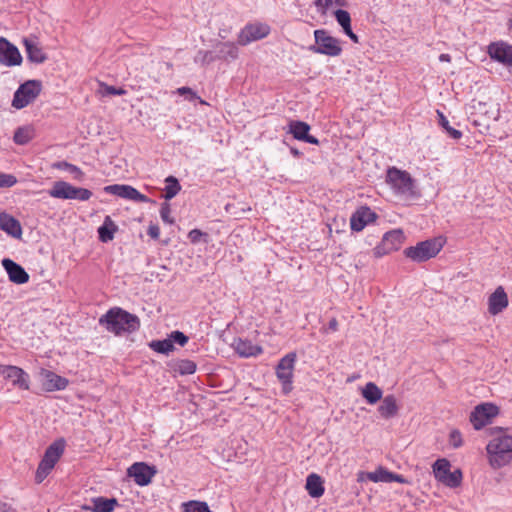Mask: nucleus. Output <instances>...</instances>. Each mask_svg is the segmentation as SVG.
Listing matches in <instances>:
<instances>
[{"label": "nucleus", "instance_id": "nucleus-55", "mask_svg": "<svg viewBox=\"0 0 512 512\" xmlns=\"http://www.w3.org/2000/svg\"><path fill=\"white\" fill-rule=\"evenodd\" d=\"M292 153H294L295 155L299 154V152L296 149H292Z\"/></svg>", "mask_w": 512, "mask_h": 512}, {"label": "nucleus", "instance_id": "nucleus-11", "mask_svg": "<svg viewBox=\"0 0 512 512\" xmlns=\"http://www.w3.org/2000/svg\"><path fill=\"white\" fill-rule=\"evenodd\" d=\"M498 407L491 403L477 405L470 415V422L476 430L487 425L498 414Z\"/></svg>", "mask_w": 512, "mask_h": 512}, {"label": "nucleus", "instance_id": "nucleus-48", "mask_svg": "<svg viewBox=\"0 0 512 512\" xmlns=\"http://www.w3.org/2000/svg\"><path fill=\"white\" fill-rule=\"evenodd\" d=\"M449 443L454 448H459L462 446V436L461 433L458 430H452L449 436Z\"/></svg>", "mask_w": 512, "mask_h": 512}, {"label": "nucleus", "instance_id": "nucleus-24", "mask_svg": "<svg viewBox=\"0 0 512 512\" xmlns=\"http://www.w3.org/2000/svg\"><path fill=\"white\" fill-rule=\"evenodd\" d=\"M93 506L82 505L84 511L93 512H113L114 508L118 505L115 498L96 497L92 499Z\"/></svg>", "mask_w": 512, "mask_h": 512}, {"label": "nucleus", "instance_id": "nucleus-5", "mask_svg": "<svg viewBox=\"0 0 512 512\" xmlns=\"http://www.w3.org/2000/svg\"><path fill=\"white\" fill-rule=\"evenodd\" d=\"M65 441L59 439L53 442L45 451V454L37 468L35 480L37 483H41L48 474L52 471L57 461L60 459L64 452Z\"/></svg>", "mask_w": 512, "mask_h": 512}, {"label": "nucleus", "instance_id": "nucleus-2", "mask_svg": "<svg viewBox=\"0 0 512 512\" xmlns=\"http://www.w3.org/2000/svg\"><path fill=\"white\" fill-rule=\"evenodd\" d=\"M99 323L104 325L109 332L120 335L124 332H134L140 326L139 319L121 308H112L100 319Z\"/></svg>", "mask_w": 512, "mask_h": 512}, {"label": "nucleus", "instance_id": "nucleus-53", "mask_svg": "<svg viewBox=\"0 0 512 512\" xmlns=\"http://www.w3.org/2000/svg\"><path fill=\"white\" fill-rule=\"evenodd\" d=\"M329 329L332 330V331H337L338 329V322L335 318H332L330 321H329V325H328Z\"/></svg>", "mask_w": 512, "mask_h": 512}, {"label": "nucleus", "instance_id": "nucleus-25", "mask_svg": "<svg viewBox=\"0 0 512 512\" xmlns=\"http://www.w3.org/2000/svg\"><path fill=\"white\" fill-rule=\"evenodd\" d=\"M42 375L43 387L47 391L63 390L69 383L66 378L61 377L52 371H44Z\"/></svg>", "mask_w": 512, "mask_h": 512}, {"label": "nucleus", "instance_id": "nucleus-51", "mask_svg": "<svg viewBox=\"0 0 512 512\" xmlns=\"http://www.w3.org/2000/svg\"><path fill=\"white\" fill-rule=\"evenodd\" d=\"M343 31L354 43H358V36L352 31L351 26Z\"/></svg>", "mask_w": 512, "mask_h": 512}, {"label": "nucleus", "instance_id": "nucleus-41", "mask_svg": "<svg viewBox=\"0 0 512 512\" xmlns=\"http://www.w3.org/2000/svg\"><path fill=\"white\" fill-rule=\"evenodd\" d=\"M100 89H99V93L102 95V96H107V95H125L126 94V90H124L123 88H116L114 86H110L104 82H100Z\"/></svg>", "mask_w": 512, "mask_h": 512}, {"label": "nucleus", "instance_id": "nucleus-16", "mask_svg": "<svg viewBox=\"0 0 512 512\" xmlns=\"http://www.w3.org/2000/svg\"><path fill=\"white\" fill-rule=\"evenodd\" d=\"M22 62L18 48L7 39L0 37V63L7 66H17Z\"/></svg>", "mask_w": 512, "mask_h": 512}, {"label": "nucleus", "instance_id": "nucleus-30", "mask_svg": "<svg viewBox=\"0 0 512 512\" xmlns=\"http://www.w3.org/2000/svg\"><path fill=\"white\" fill-rule=\"evenodd\" d=\"M24 44L26 47L27 57L33 63H43L47 59V55L43 52L42 48L34 42L25 39Z\"/></svg>", "mask_w": 512, "mask_h": 512}, {"label": "nucleus", "instance_id": "nucleus-27", "mask_svg": "<svg viewBox=\"0 0 512 512\" xmlns=\"http://www.w3.org/2000/svg\"><path fill=\"white\" fill-rule=\"evenodd\" d=\"M235 351L241 357H251L256 356L262 353V348L258 345H253L252 342L248 340L238 339L235 340L234 344Z\"/></svg>", "mask_w": 512, "mask_h": 512}, {"label": "nucleus", "instance_id": "nucleus-38", "mask_svg": "<svg viewBox=\"0 0 512 512\" xmlns=\"http://www.w3.org/2000/svg\"><path fill=\"white\" fill-rule=\"evenodd\" d=\"M183 512H212L206 502L189 501L183 504Z\"/></svg>", "mask_w": 512, "mask_h": 512}, {"label": "nucleus", "instance_id": "nucleus-19", "mask_svg": "<svg viewBox=\"0 0 512 512\" xmlns=\"http://www.w3.org/2000/svg\"><path fill=\"white\" fill-rule=\"evenodd\" d=\"M2 266L6 270L9 280L15 284H25L29 281V274L18 263L9 258L2 260Z\"/></svg>", "mask_w": 512, "mask_h": 512}, {"label": "nucleus", "instance_id": "nucleus-46", "mask_svg": "<svg viewBox=\"0 0 512 512\" xmlns=\"http://www.w3.org/2000/svg\"><path fill=\"white\" fill-rule=\"evenodd\" d=\"M169 339L172 340V343H177L180 346H184L188 342V337L181 331H173Z\"/></svg>", "mask_w": 512, "mask_h": 512}, {"label": "nucleus", "instance_id": "nucleus-35", "mask_svg": "<svg viewBox=\"0 0 512 512\" xmlns=\"http://www.w3.org/2000/svg\"><path fill=\"white\" fill-rule=\"evenodd\" d=\"M166 187H165V199L170 200L174 198L179 191L181 190V186L178 182V180L174 176H169L165 180Z\"/></svg>", "mask_w": 512, "mask_h": 512}, {"label": "nucleus", "instance_id": "nucleus-1", "mask_svg": "<svg viewBox=\"0 0 512 512\" xmlns=\"http://www.w3.org/2000/svg\"><path fill=\"white\" fill-rule=\"evenodd\" d=\"M493 439L487 444L490 465L497 469L510 462L512 453V431L508 428L495 427L491 429Z\"/></svg>", "mask_w": 512, "mask_h": 512}, {"label": "nucleus", "instance_id": "nucleus-4", "mask_svg": "<svg viewBox=\"0 0 512 512\" xmlns=\"http://www.w3.org/2000/svg\"><path fill=\"white\" fill-rule=\"evenodd\" d=\"M445 241L443 238H432L417 243L415 246L407 247L404 255L414 262L421 263L430 260L442 250Z\"/></svg>", "mask_w": 512, "mask_h": 512}, {"label": "nucleus", "instance_id": "nucleus-52", "mask_svg": "<svg viewBox=\"0 0 512 512\" xmlns=\"http://www.w3.org/2000/svg\"><path fill=\"white\" fill-rule=\"evenodd\" d=\"M392 482H398V483L404 484V483H407V480L402 475L393 473Z\"/></svg>", "mask_w": 512, "mask_h": 512}, {"label": "nucleus", "instance_id": "nucleus-13", "mask_svg": "<svg viewBox=\"0 0 512 512\" xmlns=\"http://www.w3.org/2000/svg\"><path fill=\"white\" fill-rule=\"evenodd\" d=\"M489 57L505 67H512V45L504 42H492L487 47Z\"/></svg>", "mask_w": 512, "mask_h": 512}, {"label": "nucleus", "instance_id": "nucleus-49", "mask_svg": "<svg viewBox=\"0 0 512 512\" xmlns=\"http://www.w3.org/2000/svg\"><path fill=\"white\" fill-rule=\"evenodd\" d=\"M202 236L203 233L199 229H193L188 233V238L192 243H198Z\"/></svg>", "mask_w": 512, "mask_h": 512}, {"label": "nucleus", "instance_id": "nucleus-42", "mask_svg": "<svg viewBox=\"0 0 512 512\" xmlns=\"http://www.w3.org/2000/svg\"><path fill=\"white\" fill-rule=\"evenodd\" d=\"M334 15L343 30L351 26V17L347 11L338 9L334 12Z\"/></svg>", "mask_w": 512, "mask_h": 512}, {"label": "nucleus", "instance_id": "nucleus-18", "mask_svg": "<svg viewBox=\"0 0 512 512\" xmlns=\"http://www.w3.org/2000/svg\"><path fill=\"white\" fill-rule=\"evenodd\" d=\"M377 219V214L367 206L359 207L350 218V227L355 232L362 231L369 223Z\"/></svg>", "mask_w": 512, "mask_h": 512}, {"label": "nucleus", "instance_id": "nucleus-33", "mask_svg": "<svg viewBox=\"0 0 512 512\" xmlns=\"http://www.w3.org/2000/svg\"><path fill=\"white\" fill-rule=\"evenodd\" d=\"M34 136V131L29 126L19 127L14 133V142L19 145L27 144Z\"/></svg>", "mask_w": 512, "mask_h": 512}, {"label": "nucleus", "instance_id": "nucleus-17", "mask_svg": "<svg viewBox=\"0 0 512 512\" xmlns=\"http://www.w3.org/2000/svg\"><path fill=\"white\" fill-rule=\"evenodd\" d=\"M270 32L267 24L255 23L247 25L239 35V43L246 45L252 41L260 40L266 37Z\"/></svg>", "mask_w": 512, "mask_h": 512}, {"label": "nucleus", "instance_id": "nucleus-26", "mask_svg": "<svg viewBox=\"0 0 512 512\" xmlns=\"http://www.w3.org/2000/svg\"><path fill=\"white\" fill-rule=\"evenodd\" d=\"M398 404L394 395H387L383 398L382 403L378 407V412L384 419H390L398 414Z\"/></svg>", "mask_w": 512, "mask_h": 512}, {"label": "nucleus", "instance_id": "nucleus-21", "mask_svg": "<svg viewBox=\"0 0 512 512\" xmlns=\"http://www.w3.org/2000/svg\"><path fill=\"white\" fill-rule=\"evenodd\" d=\"M1 373L6 379L11 380L13 385L24 390L29 389L28 375L21 368L16 366H6L3 368Z\"/></svg>", "mask_w": 512, "mask_h": 512}, {"label": "nucleus", "instance_id": "nucleus-3", "mask_svg": "<svg viewBox=\"0 0 512 512\" xmlns=\"http://www.w3.org/2000/svg\"><path fill=\"white\" fill-rule=\"evenodd\" d=\"M387 182L391 185L394 193L405 200H412L420 196L414 179L407 171L396 167L389 168Z\"/></svg>", "mask_w": 512, "mask_h": 512}, {"label": "nucleus", "instance_id": "nucleus-9", "mask_svg": "<svg viewBox=\"0 0 512 512\" xmlns=\"http://www.w3.org/2000/svg\"><path fill=\"white\" fill-rule=\"evenodd\" d=\"M48 193L51 197L57 199H77L81 201H87L92 196L90 190L74 187L65 181H56Z\"/></svg>", "mask_w": 512, "mask_h": 512}, {"label": "nucleus", "instance_id": "nucleus-37", "mask_svg": "<svg viewBox=\"0 0 512 512\" xmlns=\"http://www.w3.org/2000/svg\"><path fill=\"white\" fill-rule=\"evenodd\" d=\"M437 114L439 116V124L446 130V132L449 134V136L456 140L460 139L462 136L461 131L452 128L449 125V121L447 120V118L444 116V114L442 112H440L438 110Z\"/></svg>", "mask_w": 512, "mask_h": 512}, {"label": "nucleus", "instance_id": "nucleus-7", "mask_svg": "<svg viewBox=\"0 0 512 512\" xmlns=\"http://www.w3.org/2000/svg\"><path fill=\"white\" fill-rule=\"evenodd\" d=\"M42 90V84L38 80H28L21 84L14 93L12 100V106L16 109H22L32 102L39 96Z\"/></svg>", "mask_w": 512, "mask_h": 512}, {"label": "nucleus", "instance_id": "nucleus-15", "mask_svg": "<svg viewBox=\"0 0 512 512\" xmlns=\"http://www.w3.org/2000/svg\"><path fill=\"white\" fill-rule=\"evenodd\" d=\"M104 191L106 193L116 195L124 199L133 200L136 202L147 203L150 201V199L146 195L141 194L137 189L130 185H109L104 188Z\"/></svg>", "mask_w": 512, "mask_h": 512}, {"label": "nucleus", "instance_id": "nucleus-34", "mask_svg": "<svg viewBox=\"0 0 512 512\" xmlns=\"http://www.w3.org/2000/svg\"><path fill=\"white\" fill-rule=\"evenodd\" d=\"M367 478L373 482L391 483L393 473L383 467H379L374 472L367 473Z\"/></svg>", "mask_w": 512, "mask_h": 512}, {"label": "nucleus", "instance_id": "nucleus-6", "mask_svg": "<svg viewBox=\"0 0 512 512\" xmlns=\"http://www.w3.org/2000/svg\"><path fill=\"white\" fill-rule=\"evenodd\" d=\"M315 44L309 47L313 53L323 54L330 57L339 56L342 52L338 39L329 35L324 29L314 31Z\"/></svg>", "mask_w": 512, "mask_h": 512}, {"label": "nucleus", "instance_id": "nucleus-8", "mask_svg": "<svg viewBox=\"0 0 512 512\" xmlns=\"http://www.w3.org/2000/svg\"><path fill=\"white\" fill-rule=\"evenodd\" d=\"M450 468L451 464L447 459H438L433 464V473L435 478L445 486L456 488L461 485L462 472L459 469L451 472Z\"/></svg>", "mask_w": 512, "mask_h": 512}, {"label": "nucleus", "instance_id": "nucleus-22", "mask_svg": "<svg viewBox=\"0 0 512 512\" xmlns=\"http://www.w3.org/2000/svg\"><path fill=\"white\" fill-rule=\"evenodd\" d=\"M310 126L303 121H291L289 123V132L293 137L300 141H305L310 144H318L319 141L316 137L309 134Z\"/></svg>", "mask_w": 512, "mask_h": 512}, {"label": "nucleus", "instance_id": "nucleus-43", "mask_svg": "<svg viewBox=\"0 0 512 512\" xmlns=\"http://www.w3.org/2000/svg\"><path fill=\"white\" fill-rule=\"evenodd\" d=\"M176 93L181 95V96H185L189 101H193V100H196V99H199L200 103L201 104H207L204 100H202L197 94L196 92H194L191 88L189 87H180L176 90Z\"/></svg>", "mask_w": 512, "mask_h": 512}, {"label": "nucleus", "instance_id": "nucleus-10", "mask_svg": "<svg viewBox=\"0 0 512 512\" xmlns=\"http://www.w3.org/2000/svg\"><path fill=\"white\" fill-rule=\"evenodd\" d=\"M296 359V353L290 352L281 358L276 366V376L282 383L284 394H288L292 390V378Z\"/></svg>", "mask_w": 512, "mask_h": 512}, {"label": "nucleus", "instance_id": "nucleus-54", "mask_svg": "<svg viewBox=\"0 0 512 512\" xmlns=\"http://www.w3.org/2000/svg\"><path fill=\"white\" fill-rule=\"evenodd\" d=\"M439 60H440L441 62H450V61H451V57H450V55H449V54H441V55L439 56Z\"/></svg>", "mask_w": 512, "mask_h": 512}, {"label": "nucleus", "instance_id": "nucleus-20", "mask_svg": "<svg viewBox=\"0 0 512 512\" xmlns=\"http://www.w3.org/2000/svg\"><path fill=\"white\" fill-rule=\"evenodd\" d=\"M509 304L508 295L502 286H498L488 297V312L497 315L507 308Z\"/></svg>", "mask_w": 512, "mask_h": 512}, {"label": "nucleus", "instance_id": "nucleus-45", "mask_svg": "<svg viewBox=\"0 0 512 512\" xmlns=\"http://www.w3.org/2000/svg\"><path fill=\"white\" fill-rule=\"evenodd\" d=\"M17 183V179L12 174L0 173V188L12 187Z\"/></svg>", "mask_w": 512, "mask_h": 512}, {"label": "nucleus", "instance_id": "nucleus-44", "mask_svg": "<svg viewBox=\"0 0 512 512\" xmlns=\"http://www.w3.org/2000/svg\"><path fill=\"white\" fill-rule=\"evenodd\" d=\"M336 3L337 5H341V3L338 0H314V4L322 15H325L328 11V9L333 5V3Z\"/></svg>", "mask_w": 512, "mask_h": 512}, {"label": "nucleus", "instance_id": "nucleus-29", "mask_svg": "<svg viewBox=\"0 0 512 512\" xmlns=\"http://www.w3.org/2000/svg\"><path fill=\"white\" fill-rule=\"evenodd\" d=\"M306 489L309 495L313 498H318L323 495L324 487L321 477L317 474H310L306 480Z\"/></svg>", "mask_w": 512, "mask_h": 512}, {"label": "nucleus", "instance_id": "nucleus-40", "mask_svg": "<svg viewBox=\"0 0 512 512\" xmlns=\"http://www.w3.org/2000/svg\"><path fill=\"white\" fill-rule=\"evenodd\" d=\"M56 166L60 169H66L67 171H69L71 174H73V177L76 180L81 181L83 179L84 173L81 171L80 168L73 164H70L66 161H62L59 162Z\"/></svg>", "mask_w": 512, "mask_h": 512}, {"label": "nucleus", "instance_id": "nucleus-32", "mask_svg": "<svg viewBox=\"0 0 512 512\" xmlns=\"http://www.w3.org/2000/svg\"><path fill=\"white\" fill-rule=\"evenodd\" d=\"M362 396L369 404H375L382 399V390L373 382H368L362 389Z\"/></svg>", "mask_w": 512, "mask_h": 512}, {"label": "nucleus", "instance_id": "nucleus-14", "mask_svg": "<svg viewBox=\"0 0 512 512\" xmlns=\"http://www.w3.org/2000/svg\"><path fill=\"white\" fill-rule=\"evenodd\" d=\"M127 474L129 477H132L139 486H146L156 474V469L144 462H137L128 468Z\"/></svg>", "mask_w": 512, "mask_h": 512}, {"label": "nucleus", "instance_id": "nucleus-12", "mask_svg": "<svg viewBox=\"0 0 512 512\" xmlns=\"http://www.w3.org/2000/svg\"><path fill=\"white\" fill-rule=\"evenodd\" d=\"M404 241V234L400 229L391 230L384 234L381 244L374 249V255L381 257L396 251Z\"/></svg>", "mask_w": 512, "mask_h": 512}, {"label": "nucleus", "instance_id": "nucleus-23", "mask_svg": "<svg viewBox=\"0 0 512 512\" xmlns=\"http://www.w3.org/2000/svg\"><path fill=\"white\" fill-rule=\"evenodd\" d=\"M0 229L17 239L22 236V227L20 222L5 212L0 213Z\"/></svg>", "mask_w": 512, "mask_h": 512}, {"label": "nucleus", "instance_id": "nucleus-50", "mask_svg": "<svg viewBox=\"0 0 512 512\" xmlns=\"http://www.w3.org/2000/svg\"><path fill=\"white\" fill-rule=\"evenodd\" d=\"M148 235L153 238V239H158L159 238V235H160V229L157 225H154V224H151L149 227H148V231H147Z\"/></svg>", "mask_w": 512, "mask_h": 512}, {"label": "nucleus", "instance_id": "nucleus-36", "mask_svg": "<svg viewBox=\"0 0 512 512\" xmlns=\"http://www.w3.org/2000/svg\"><path fill=\"white\" fill-rule=\"evenodd\" d=\"M150 347L158 353L168 354L174 349V345L171 339H164L158 341H152Z\"/></svg>", "mask_w": 512, "mask_h": 512}, {"label": "nucleus", "instance_id": "nucleus-31", "mask_svg": "<svg viewBox=\"0 0 512 512\" xmlns=\"http://www.w3.org/2000/svg\"><path fill=\"white\" fill-rule=\"evenodd\" d=\"M116 231L117 226L110 216H106L103 225L98 228L99 239L104 243L109 242L114 238Z\"/></svg>", "mask_w": 512, "mask_h": 512}, {"label": "nucleus", "instance_id": "nucleus-47", "mask_svg": "<svg viewBox=\"0 0 512 512\" xmlns=\"http://www.w3.org/2000/svg\"><path fill=\"white\" fill-rule=\"evenodd\" d=\"M170 214H171L170 205L168 203H163L162 207H161V210H160L161 219L165 223L173 224L174 223V219L170 217Z\"/></svg>", "mask_w": 512, "mask_h": 512}, {"label": "nucleus", "instance_id": "nucleus-28", "mask_svg": "<svg viewBox=\"0 0 512 512\" xmlns=\"http://www.w3.org/2000/svg\"><path fill=\"white\" fill-rule=\"evenodd\" d=\"M216 57L223 60H234L238 57V48L234 43H220L215 48Z\"/></svg>", "mask_w": 512, "mask_h": 512}, {"label": "nucleus", "instance_id": "nucleus-39", "mask_svg": "<svg viewBox=\"0 0 512 512\" xmlns=\"http://www.w3.org/2000/svg\"><path fill=\"white\" fill-rule=\"evenodd\" d=\"M175 371L181 375L193 374L196 371V364L191 360H180L176 363Z\"/></svg>", "mask_w": 512, "mask_h": 512}]
</instances>
